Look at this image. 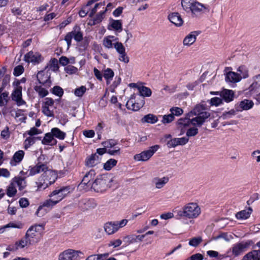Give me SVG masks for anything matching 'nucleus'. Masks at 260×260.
Returning a JSON list of instances; mask_svg holds the SVG:
<instances>
[{"label": "nucleus", "mask_w": 260, "mask_h": 260, "mask_svg": "<svg viewBox=\"0 0 260 260\" xmlns=\"http://www.w3.org/2000/svg\"><path fill=\"white\" fill-rule=\"evenodd\" d=\"M117 161L114 159H110L104 164V168L107 171L110 170L113 167L115 166Z\"/></svg>", "instance_id": "42"}, {"label": "nucleus", "mask_w": 260, "mask_h": 260, "mask_svg": "<svg viewBox=\"0 0 260 260\" xmlns=\"http://www.w3.org/2000/svg\"><path fill=\"white\" fill-rule=\"evenodd\" d=\"M253 106V103L251 101L244 100L241 101L239 104V107L237 111L247 110L250 109Z\"/></svg>", "instance_id": "31"}, {"label": "nucleus", "mask_w": 260, "mask_h": 260, "mask_svg": "<svg viewBox=\"0 0 260 260\" xmlns=\"http://www.w3.org/2000/svg\"><path fill=\"white\" fill-rule=\"evenodd\" d=\"M42 204L44 207H45L49 211H50L56 205V202L50 198L45 200Z\"/></svg>", "instance_id": "40"}, {"label": "nucleus", "mask_w": 260, "mask_h": 260, "mask_svg": "<svg viewBox=\"0 0 260 260\" xmlns=\"http://www.w3.org/2000/svg\"><path fill=\"white\" fill-rule=\"evenodd\" d=\"M236 114V111L234 109H232L228 112H224L222 114L221 118L223 119H226L231 118L232 116Z\"/></svg>", "instance_id": "58"}, {"label": "nucleus", "mask_w": 260, "mask_h": 260, "mask_svg": "<svg viewBox=\"0 0 260 260\" xmlns=\"http://www.w3.org/2000/svg\"><path fill=\"white\" fill-rule=\"evenodd\" d=\"M222 103V100L220 98L214 97L210 100V104L217 106Z\"/></svg>", "instance_id": "62"}, {"label": "nucleus", "mask_w": 260, "mask_h": 260, "mask_svg": "<svg viewBox=\"0 0 260 260\" xmlns=\"http://www.w3.org/2000/svg\"><path fill=\"white\" fill-rule=\"evenodd\" d=\"M50 132L51 134H52L53 138L55 137L56 138L59 139L60 140H63L64 138V133L61 131L58 128H52Z\"/></svg>", "instance_id": "35"}, {"label": "nucleus", "mask_w": 260, "mask_h": 260, "mask_svg": "<svg viewBox=\"0 0 260 260\" xmlns=\"http://www.w3.org/2000/svg\"><path fill=\"white\" fill-rule=\"evenodd\" d=\"M80 254H82V252L79 250L67 249L66 250V260H78Z\"/></svg>", "instance_id": "25"}, {"label": "nucleus", "mask_w": 260, "mask_h": 260, "mask_svg": "<svg viewBox=\"0 0 260 260\" xmlns=\"http://www.w3.org/2000/svg\"><path fill=\"white\" fill-rule=\"evenodd\" d=\"M220 238H223L225 241H229L233 237L231 235H228L227 233H221L218 235L213 237L214 240H217Z\"/></svg>", "instance_id": "49"}, {"label": "nucleus", "mask_w": 260, "mask_h": 260, "mask_svg": "<svg viewBox=\"0 0 260 260\" xmlns=\"http://www.w3.org/2000/svg\"><path fill=\"white\" fill-rule=\"evenodd\" d=\"M49 211V210H48L45 207H44L43 205L42 204L38 207L36 212V215L38 217H42Z\"/></svg>", "instance_id": "43"}, {"label": "nucleus", "mask_w": 260, "mask_h": 260, "mask_svg": "<svg viewBox=\"0 0 260 260\" xmlns=\"http://www.w3.org/2000/svg\"><path fill=\"white\" fill-rule=\"evenodd\" d=\"M200 34L199 31H194L188 35L183 40V44L186 46H190L196 40V37Z\"/></svg>", "instance_id": "19"}, {"label": "nucleus", "mask_w": 260, "mask_h": 260, "mask_svg": "<svg viewBox=\"0 0 260 260\" xmlns=\"http://www.w3.org/2000/svg\"><path fill=\"white\" fill-rule=\"evenodd\" d=\"M19 242L20 240L16 242L14 245H9L7 248V250L9 251H15L17 249L24 248L25 247H22L21 246L19 245Z\"/></svg>", "instance_id": "55"}, {"label": "nucleus", "mask_w": 260, "mask_h": 260, "mask_svg": "<svg viewBox=\"0 0 260 260\" xmlns=\"http://www.w3.org/2000/svg\"><path fill=\"white\" fill-rule=\"evenodd\" d=\"M3 89L0 88V106H3L6 105L8 100V92H2Z\"/></svg>", "instance_id": "38"}, {"label": "nucleus", "mask_w": 260, "mask_h": 260, "mask_svg": "<svg viewBox=\"0 0 260 260\" xmlns=\"http://www.w3.org/2000/svg\"><path fill=\"white\" fill-rule=\"evenodd\" d=\"M168 181L169 178L168 177H164L161 178L156 177L152 180V183L155 184V187L157 189L162 188Z\"/></svg>", "instance_id": "24"}, {"label": "nucleus", "mask_w": 260, "mask_h": 260, "mask_svg": "<svg viewBox=\"0 0 260 260\" xmlns=\"http://www.w3.org/2000/svg\"><path fill=\"white\" fill-rule=\"evenodd\" d=\"M241 80V76L237 73L230 71L226 74L225 81L228 82L235 83L239 82Z\"/></svg>", "instance_id": "22"}, {"label": "nucleus", "mask_w": 260, "mask_h": 260, "mask_svg": "<svg viewBox=\"0 0 260 260\" xmlns=\"http://www.w3.org/2000/svg\"><path fill=\"white\" fill-rule=\"evenodd\" d=\"M117 144V141L113 139H110L102 143V145L106 148H112L114 147Z\"/></svg>", "instance_id": "54"}, {"label": "nucleus", "mask_w": 260, "mask_h": 260, "mask_svg": "<svg viewBox=\"0 0 260 260\" xmlns=\"http://www.w3.org/2000/svg\"><path fill=\"white\" fill-rule=\"evenodd\" d=\"M252 211V209L250 207H249L247 210H244L238 212L236 214V217L237 219H247L250 216V215L251 214Z\"/></svg>", "instance_id": "33"}, {"label": "nucleus", "mask_w": 260, "mask_h": 260, "mask_svg": "<svg viewBox=\"0 0 260 260\" xmlns=\"http://www.w3.org/2000/svg\"><path fill=\"white\" fill-rule=\"evenodd\" d=\"M159 148L157 145L153 146L149 150L144 151L134 156V159L137 161H146L148 160Z\"/></svg>", "instance_id": "8"}, {"label": "nucleus", "mask_w": 260, "mask_h": 260, "mask_svg": "<svg viewBox=\"0 0 260 260\" xmlns=\"http://www.w3.org/2000/svg\"><path fill=\"white\" fill-rule=\"evenodd\" d=\"M35 90L41 98H44L48 94V91L41 86H36Z\"/></svg>", "instance_id": "44"}, {"label": "nucleus", "mask_w": 260, "mask_h": 260, "mask_svg": "<svg viewBox=\"0 0 260 260\" xmlns=\"http://www.w3.org/2000/svg\"><path fill=\"white\" fill-rule=\"evenodd\" d=\"M253 244L254 242L251 240L237 243L232 248V254L234 256H238L242 254L250 246Z\"/></svg>", "instance_id": "7"}, {"label": "nucleus", "mask_w": 260, "mask_h": 260, "mask_svg": "<svg viewBox=\"0 0 260 260\" xmlns=\"http://www.w3.org/2000/svg\"><path fill=\"white\" fill-rule=\"evenodd\" d=\"M168 19L171 22L177 26H181L183 22L180 15L177 12H174L169 14Z\"/></svg>", "instance_id": "17"}, {"label": "nucleus", "mask_w": 260, "mask_h": 260, "mask_svg": "<svg viewBox=\"0 0 260 260\" xmlns=\"http://www.w3.org/2000/svg\"><path fill=\"white\" fill-rule=\"evenodd\" d=\"M57 178L56 173L53 170L48 169L43 173L36 182L38 190H43L55 182Z\"/></svg>", "instance_id": "5"}, {"label": "nucleus", "mask_w": 260, "mask_h": 260, "mask_svg": "<svg viewBox=\"0 0 260 260\" xmlns=\"http://www.w3.org/2000/svg\"><path fill=\"white\" fill-rule=\"evenodd\" d=\"M52 92L54 94H55L59 97H61L63 94V90L60 87H59L58 86H54L52 89Z\"/></svg>", "instance_id": "53"}, {"label": "nucleus", "mask_w": 260, "mask_h": 260, "mask_svg": "<svg viewBox=\"0 0 260 260\" xmlns=\"http://www.w3.org/2000/svg\"><path fill=\"white\" fill-rule=\"evenodd\" d=\"M86 88L84 86H81L79 88H77L75 89L74 94L76 96L78 97H81L86 92Z\"/></svg>", "instance_id": "50"}, {"label": "nucleus", "mask_w": 260, "mask_h": 260, "mask_svg": "<svg viewBox=\"0 0 260 260\" xmlns=\"http://www.w3.org/2000/svg\"><path fill=\"white\" fill-rule=\"evenodd\" d=\"M114 48L119 54H123L125 52V49L123 44L120 42H117L114 44Z\"/></svg>", "instance_id": "51"}, {"label": "nucleus", "mask_w": 260, "mask_h": 260, "mask_svg": "<svg viewBox=\"0 0 260 260\" xmlns=\"http://www.w3.org/2000/svg\"><path fill=\"white\" fill-rule=\"evenodd\" d=\"M100 162V158L96 153L91 154L87 157L85 161V165L89 167H93Z\"/></svg>", "instance_id": "18"}, {"label": "nucleus", "mask_w": 260, "mask_h": 260, "mask_svg": "<svg viewBox=\"0 0 260 260\" xmlns=\"http://www.w3.org/2000/svg\"><path fill=\"white\" fill-rule=\"evenodd\" d=\"M48 169L47 163L39 161L35 166L29 167L28 176H34L41 172L45 173Z\"/></svg>", "instance_id": "9"}, {"label": "nucleus", "mask_w": 260, "mask_h": 260, "mask_svg": "<svg viewBox=\"0 0 260 260\" xmlns=\"http://www.w3.org/2000/svg\"><path fill=\"white\" fill-rule=\"evenodd\" d=\"M117 226L115 221L107 222L104 225L105 231L108 235L113 234L118 230Z\"/></svg>", "instance_id": "27"}, {"label": "nucleus", "mask_w": 260, "mask_h": 260, "mask_svg": "<svg viewBox=\"0 0 260 260\" xmlns=\"http://www.w3.org/2000/svg\"><path fill=\"white\" fill-rule=\"evenodd\" d=\"M113 178L111 174L101 175L92 182V188L97 192H104L111 187Z\"/></svg>", "instance_id": "4"}, {"label": "nucleus", "mask_w": 260, "mask_h": 260, "mask_svg": "<svg viewBox=\"0 0 260 260\" xmlns=\"http://www.w3.org/2000/svg\"><path fill=\"white\" fill-rule=\"evenodd\" d=\"M79 208L82 211L93 209L97 206V203L93 199H82L78 203Z\"/></svg>", "instance_id": "10"}, {"label": "nucleus", "mask_w": 260, "mask_h": 260, "mask_svg": "<svg viewBox=\"0 0 260 260\" xmlns=\"http://www.w3.org/2000/svg\"><path fill=\"white\" fill-rule=\"evenodd\" d=\"M220 95L226 102L229 103L233 100L235 93L232 90L225 89L220 92Z\"/></svg>", "instance_id": "23"}, {"label": "nucleus", "mask_w": 260, "mask_h": 260, "mask_svg": "<svg viewBox=\"0 0 260 260\" xmlns=\"http://www.w3.org/2000/svg\"><path fill=\"white\" fill-rule=\"evenodd\" d=\"M24 155V152L23 150H19L16 152L13 156L11 164L12 165H16L17 163H19L22 160Z\"/></svg>", "instance_id": "29"}, {"label": "nucleus", "mask_w": 260, "mask_h": 260, "mask_svg": "<svg viewBox=\"0 0 260 260\" xmlns=\"http://www.w3.org/2000/svg\"><path fill=\"white\" fill-rule=\"evenodd\" d=\"M39 137H29L27 138L24 141V148L27 149L30 146L32 145L36 142L37 139H39Z\"/></svg>", "instance_id": "45"}, {"label": "nucleus", "mask_w": 260, "mask_h": 260, "mask_svg": "<svg viewBox=\"0 0 260 260\" xmlns=\"http://www.w3.org/2000/svg\"><path fill=\"white\" fill-rule=\"evenodd\" d=\"M140 95L142 96L149 97L152 93L151 89L146 86H142L138 87Z\"/></svg>", "instance_id": "36"}, {"label": "nucleus", "mask_w": 260, "mask_h": 260, "mask_svg": "<svg viewBox=\"0 0 260 260\" xmlns=\"http://www.w3.org/2000/svg\"><path fill=\"white\" fill-rule=\"evenodd\" d=\"M43 59L42 55L38 52H34L32 51L26 53L24 57V60L28 63H32L34 64H38Z\"/></svg>", "instance_id": "12"}, {"label": "nucleus", "mask_w": 260, "mask_h": 260, "mask_svg": "<svg viewBox=\"0 0 260 260\" xmlns=\"http://www.w3.org/2000/svg\"><path fill=\"white\" fill-rule=\"evenodd\" d=\"M105 13V11H104L98 14L93 19L94 24L101 22L104 18Z\"/></svg>", "instance_id": "60"}, {"label": "nucleus", "mask_w": 260, "mask_h": 260, "mask_svg": "<svg viewBox=\"0 0 260 260\" xmlns=\"http://www.w3.org/2000/svg\"><path fill=\"white\" fill-rule=\"evenodd\" d=\"M13 182H14L15 186L18 187L19 190H23L26 186V182L24 178L21 177H16L13 180Z\"/></svg>", "instance_id": "32"}, {"label": "nucleus", "mask_w": 260, "mask_h": 260, "mask_svg": "<svg viewBox=\"0 0 260 260\" xmlns=\"http://www.w3.org/2000/svg\"><path fill=\"white\" fill-rule=\"evenodd\" d=\"M58 68L59 66L58 60L57 59L54 58L51 59L47 63L44 70H45L47 72L50 73L49 72L50 71L53 72L57 71Z\"/></svg>", "instance_id": "26"}, {"label": "nucleus", "mask_w": 260, "mask_h": 260, "mask_svg": "<svg viewBox=\"0 0 260 260\" xmlns=\"http://www.w3.org/2000/svg\"><path fill=\"white\" fill-rule=\"evenodd\" d=\"M108 255V253L104 254H94L89 256L86 260H102L103 256H107Z\"/></svg>", "instance_id": "57"}, {"label": "nucleus", "mask_w": 260, "mask_h": 260, "mask_svg": "<svg viewBox=\"0 0 260 260\" xmlns=\"http://www.w3.org/2000/svg\"><path fill=\"white\" fill-rule=\"evenodd\" d=\"M64 190V187L58 189H55L50 193L49 197L52 200L56 202L57 204L64 198L65 196L63 193Z\"/></svg>", "instance_id": "15"}, {"label": "nucleus", "mask_w": 260, "mask_h": 260, "mask_svg": "<svg viewBox=\"0 0 260 260\" xmlns=\"http://www.w3.org/2000/svg\"><path fill=\"white\" fill-rule=\"evenodd\" d=\"M195 126L190 127L187 130L186 135L187 137H194L198 134V128Z\"/></svg>", "instance_id": "48"}, {"label": "nucleus", "mask_w": 260, "mask_h": 260, "mask_svg": "<svg viewBox=\"0 0 260 260\" xmlns=\"http://www.w3.org/2000/svg\"><path fill=\"white\" fill-rule=\"evenodd\" d=\"M158 120L157 116L152 114H148L146 115H145L141 119V122L142 123H155Z\"/></svg>", "instance_id": "34"}, {"label": "nucleus", "mask_w": 260, "mask_h": 260, "mask_svg": "<svg viewBox=\"0 0 260 260\" xmlns=\"http://www.w3.org/2000/svg\"><path fill=\"white\" fill-rule=\"evenodd\" d=\"M114 36H109L107 37H106L103 40V45L104 46L108 48H111L112 47L113 44L112 41L110 40L111 38H113Z\"/></svg>", "instance_id": "52"}, {"label": "nucleus", "mask_w": 260, "mask_h": 260, "mask_svg": "<svg viewBox=\"0 0 260 260\" xmlns=\"http://www.w3.org/2000/svg\"><path fill=\"white\" fill-rule=\"evenodd\" d=\"M113 71L110 68H108L104 71L103 76L107 80H111L114 76Z\"/></svg>", "instance_id": "47"}, {"label": "nucleus", "mask_w": 260, "mask_h": 260, "mask_svg": "<svg viewBox=\"0 0 260 260\" xmlns=\"http://www.w3.org/2000/svg\"><path fill=\"white\" fill-rule=\"evenodd\" d=\"M182 7L187 13H190L192 17H198L206 10H209L204 5L196 0H182Z\"/></svg>", "instance_id": "2"}, {"label": "nucleus", "mask_w": 260, "mask_h": 260, "mask_svg": "<svg viewBox=\"0 0 260 260\" xmlns=\"http://www.w3.org/2000/svg\"><path fill=\"white\" fill-rule=\"evenodd\" d=\"M145 102L143 99L141 100L140 103H134L131 99L128 101L126 104V107L128 109L133 111H138L142 108L144 105Z\"/></svg>", "instance_id": "21"}, {"label": "nucleus", "mask_w": 260, "mask_h": 260, "mask_svg": "<svg viewBox=\"0 0 260 260\" xmlns=\"http://www.w3.org/2000/svg\"><path fill=\"white\" fill-rule=\"evenodd\" d=\"M37 77L40 84L47 87L50 86V73H48L45 70H44L38 72Z\"/></svg>", "instance_id": "14"}, {"label": "nucleus", "mask_w": 260, "mask_h": 260, "mask_svg": "<svg viewBox=\"0 0 260 260\" xmlns=\"http://www.w3.org/2000/svg\"><path fill=\"white\" fill-rule=\"evenodd\" d=\"M78 71V69L73 66L68 65L66 66V73L69 74H76Z\"/></svg>", "instance_id": "61"}, {"label": "nucleus", "mask_w": 260, "mask_h": 260, "mask_svg": "<svg viewBox=\"0 0 260 260\" xmlns=\"http://www.w3.org/2000/svg\"><path fill=\"white\" fill-rule=\"evenodd\" d=\"M204 258L203 255L201 253H196L191 255L185 260H203Z\"/></svg>", "instance_id": "64"}, {"label": "nucleus", "mask_w": 260, "mask_h": 260, "mask_svg": "<svg viewBox=\"0 0 260 260\" xmlns=\"http://www.w3.org/2000/svg\"><path fill=\"white\" fill-rule=\"evenodd\" d=\"M67 35L70 36L72 39L74 38L77 42H80L83 40V34L81 31L80 26L78 25H75L73 30Z\"/></svg>", "instance_id": "16"}, {"label": "nucleus", "mask_w": 260, "mask_h": 260, "mask_svg": "<svg viewBox=\"0 0 260 260\" xmlns=\"http://www.w3.org/2000/svg\"><path fill=\"white\" fill-rule=\"evenodd\" d=\"M44 224H35L27 230L25 236L20 240L19 245L29 247L38 243L42 239L45 230Z\"/></svg>", "instance_id": "1"}, {"label": "nucleus", "mask_w": 260, "mask_h": 260, "mask_svg": "<svg viewBox=\"0 0 260 260\" xmlns=\"http://www.w3.org/2000/svg\"><path fill=\"white\" fill-rule=\"evenodd\" d=\"M17 190L14 182H12L7 188V194L10 197H14L16 193Z\"/></svg>", "instance_id": "41"}, {"label": "nucleus", "mask_w": 260, "mask_h": 260, "mask_svg": "<svg viewBox=\"0 0 260 260\" xmlns=\"http://www.w3.org/2000/svg\"><path fill=\"white\" fill-rule=\"evenodd\" d=\"M110 25L115 30L121 31L122 29V21L121 20L112 19L110 22Z\"/></svg>", "instance_id": "37"}, {"label": "nucleus", "mask_w": 260, "mask_h": 260, "mask_svg": "<svg viewBox=\"0 0 260 260\" xmlns=\"http://www.w3.org/2000/svg\"><path fill=\"white\" fill-rule=\"evenodd\" d=\"M237 72H239V75L242 78H246L248 77V70L245 66H241L237 69Z\"/></svg>", "instance_id": "39"}, {"label": "nucleus", "mask_w": 260, "mask_h": 260, "mask_svg": "<svg viewBox=\"0 0 260 260\" xmlns=\"http://www.w3.org/2000/svg\"><path fill=\"white\" fill-rule=\"evenodd\" d=\"M19 84L18 82H17V87L13 91L11 96L13 101L16 103L18 106H21L25 105L26 102L22 98V87L18 85Z\"/></svg>", "instance_id": "13"}, {"label": "nucleus", "mask_w": 260, "mask_h": 260, "mask_svg": "<svg viewBox=\"0 0 260 260\" xmlns=\"http://www.w3.org/2000/svg\"><path fill=\"white\" fill-rule=\"evenodd\" d=\"M202 239L201 237H194L189 240V245L196 247L202 242Z\"/></svg>", "instance_id": "46"}, {"label": "nucleus", "mask_w": 260, "mask_h": 260, "mask_svg": "<svg viewBox=\"0 0 260 260\" xmlns=\"http://www.w3.org/2000/svg\"><path fill=\"white\" fill-rule=\"evenodd\" d=\"M190 117L187 114L186 117L180 118L177 121L179 127H185L188 126L190 124L193 126H197V122H192V118L190 119Z\"/></svg>", "instance_id": "20"}, {"label": "nucleus", "mask_w": 260, "mask_h": 260, "mask_svg": "<svg viewBox=\"0 0 260 260\" xmlns=\"http://www.w3.org/2000/svg\"><path fill=\"white\" fill-rule=\"evenodd\" d=\"M170 111L171 112V114H173L174 116V115L177 116H180L183 112V110L179 107H173L170 109Z\"/></svg>", "instance_id": "56"}, {"label": "nucleus", "mask_w": 260, "mask_h": 260, "mask_svg": "<svg viewBox=\"0 0 260 260\" xmlns=\"http://www.w3.org/2000/svg\"><path fill=\"white\" fill-rule=\"evenodd\" d=\"M42 143L44 145H53L56 143V140L53 138L52 134L49 132L45 135Z\"/></svg>", "instance_id": "28"}, {"label": "nucleus", "mask_w": 260, "mask_h": 260, "mask_svg": "<svg viewBox=\"0 0 260 260\" xmlns=\"http://www.w3.org/2000/svg\"><path fill=\"white\" fill-rule=\"evenodd\" d=\"M178 218L181 217L193 219L199 216L201 213V208L197 203H189L186 204L181 210H175Z\"/></svg>", "instance_id": "3"}, {"label": "nucleus", "mask_w": 260, "mask_h": 260, "mask_svg": "<svg viewBox=\"0 0 260 260\" xmlns=\"http://www.w3.org/2000/svg\"><path fill=\"white\" fill-rule=\"evenodd\" d=\"M260 87V74L254 77V82L248 88L249 92L255 93L256 90Z\"/></svg>", "instance_id": "30"}, {"label": "nucleus", "mask_w": 260, "mask_h": 260, "mask_svg": "<svg viewBox=\"0 0 260 260\" xmlns=\"http://www.w3.org/2000/svg\"><path fill=\"white\" fill-rule=\"evenodd\" d=\"M95 175V172L94 170L91 169L83 177L82 180L80 184L79 185L81 187H86L85 189L89 188H92V180H93Z\"/></svg>", "instance_id": "11"}, {"label": "nucleus", "mask_w": 260, "mask_h": 260, "mask_svg": "<svg viewBox=\"0 0 260 260\" xmlns=\"http://www.w3.org/2000/svg\"><path fill=\"white\" fill-rule=\"evenodd\" d=\"M79 46L83 49H85L89 45V39L88 37H83V40Z\"/></svg>", "instance_id": "63"}, {"label": "nucleus", "mask_w": 260, "mask_h": 260, "mask_svg": "<svg viewBox=\"0 0 260 260\" xmlns=\"http://www.w3.org/2000/svg\"><path fill=\"white\" fill-rule=\"evenodd\" d=\"M205 107L203 105H197L194 109L188 113L189 117L196 115V117L192 118V122L196 121L197 126L201 127L205 122L206 120L210 116V113L205 111Z\"/></svg>", "instance_id": "6"}, {"label": "nucleus", "mask_w": 260, "mask_h": 260, "mask_svg": "<svg viewBox=\"0 0 260 260\" xmlns=\"http://www.w3.org/2000/svg\"><path fill=\"white\" fill-rule=\"evenodd\" d=\"M174 119V116L173 114H170L168 115H165L163 116L162 122L163 123H169L173 121Z\"/></svg>", "instance_id": "59"}]
</instances>
